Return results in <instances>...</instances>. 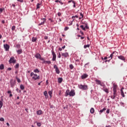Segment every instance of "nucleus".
Listing matches in <instances>:
<instances>
[{"instance_id": "obj_1", "label": "nucleus", "mask_w": 127, "mask_h": 127, "mask_svg": "<svg viewBox=\"0 0 127 127\" xmlns=\"http://www.w3.org/2000/svg\"><path fill=\"white\" fill-rule=\"evenodd\" d=\"M31 77H32L33 80L34 81H36L37 80H39L40 79V76L37 75L36 73H34V72H31L30 74Z\"/></svg>"}, {"instance_id": "obj_2", "label": "nucleus", "mask_w": 127, "mask_h": 127, "mask_svg": "<svg viewBox=\"0 0 127 127\" xmlns=\"http://www.w3.org/2000/svg\"><path fill=\"white\" fill-rule=\"evenodd\" d=\"M121 96H122L123 98H125V97H126L125 94H127V89H125V88L122 87L121 90Z\"/></svg>"}, {"instance_id": "obj_3", "label": "nucleus", "mask_w": 127, "mask_h": 127, "mask_svg": "<svg viewBox=\"0 0 127 127\" xmlns=\"http://www.w3.org/2000/svg\"><path fill=\"white\" fill-rule=\"evenodd\" d=\"M115 56H118V52L116 51L113 52L110 57H109V58H110L109 60H112V59H113V57H115Z\"/></svg>"}, {"instance_id": "obj_4", "label": "nucleus", "mask_w": 127, "mask_h": 127, "mask_svg": "<svg viewBox=\"0 0 127 127\" xmlns=\"http://www.w3.org/2000/svg\"><path fill=\"white\" fill-rule=\"evenodd\" d=\"M79 89L81 90H88V85L80 84L79 85Z\"/></svg>"}, {"instance_id": "obj_5", "label": "nucleus", "mask_w": 127, "mask_h": 127, "mask_svg": "<svg viewBox=\"0 0 127 127\" xmlns=\"http://www.w3.org/2000/svg\"><path fill=\"white\" fill-rule=\"evenodd\" d=\"M16 61L15 60V59H14V57H11L10 58V60H9V63L10 64H11V63H13L14 64V63H16Z\"/></svg>"}, {"instance_id": "obj_6", "label": "nucleus", "mask_w": 127, "mask_h": 127, "mask_svg": "<svg viewBox=\"0 0 127 127\" xmlns=\"http://www.w3.org/2000/svg\"><path fill=\"white\" fill-rule=\"evenodd\" d=\"M54 68L55 69L56 73H57V74H60V70H59V68H58V67L56 64L54 65Z\"/></svg>"}, {"instance_id": "obj_7", "label": "nucleus", "mask_w": 127, "mask_h": 127, "mask_svg": "<svg viewBox=\"0 0 127 127\" xmlns=\"http://www.w3.org/2000/svg\"><path fill=\"white\" fill-rule=\"evenodd\" d=\"M62 56L64 57V58H67V57H69V53L65 52V53H61Z\"/></svg>"}, {"instance_id": "obj_8", "label": "nucleus", "mask_w": 127, "mask_h": 127, "mask_svg": "<svg viewBox=\"0 0 127 127\" xmlns=\"http://www.w3.org/2000/svg\"><path fill=\"white\" fill-rule=\"evenodd\" d=\"M117 89H118V85L116 83H113V92L117 93Z\"/></svg>"}, {"instance_id": "obj_9", "label": "nucleus", "mask_w": 127, "mask_h": 127, "mask_svg": "<svg viewBox=\"0 0 127 127\" xmlns=\"http://www.w3.org/2000/svg\"><path fill=\"white\" fill-rule=\"evenodd\" d=\"M52 53L53 55V61H56V54H55L54 51H52Z\"/></svg>"}, {"instance_id": "obj_10", "label": "nucleus", "mask_w": 127, "mask_h": 127, "mask_svg": "<svg viewBox=\"0 0 127 127\" xmlns=\"http://www.w3.org/2000/svg\"><path fill=\"white\" fill-rule=\"evenodd\" d=\"M75 95H76V94L75 93V90H72L69 92V96L70 97H74V96H75Z\"/></svg>"}, {"instance_id": "obj_11", "label": "nucleus", "mask_w": 127, "mask_h": 127, "mask_svg": "<svg viewBox=\"0 0 127 127\" xmlns=\"http://www.w3.org/2000/svg\"><path fill=\"white\" fill-rule=\"evenodd\" d=\"M95 81L97 85H100V86H103V83H102V81H100V80L96 79L95 80Z\"/></svg>"}, {"instance_id": "obj_12", "label": "nucleus", "mask_w": 127, "mask_h": 127, "mask_svg": "<svg viewBox=\"0 0 127 127\" xmlns=\"http://www.w3.org/2000/svg\"><path fill=\"white\" fill-rule=\"evenodd\" d=\"M41 20H43V21L38 24L39 26H40V25H43V24H44L46 21V19L45 18H43L41 19Z\"/></svg>"}, {"instance_id": "obj_13", "label": "nucleus", "mask_w": 127, "mask_h": 127, "mask_svg": "<svg viewBox=\"0 0 127 127\" xmlns=\"http://www.w3.org/2000/svg\"><path fill=\"white\" fill-rule=\"evenodd\" d=\"M117 95H118L117 92H113V95H112L111 96V99H112V100H114L115 98H116V97H117Z\"/></svg>"}, {"instance_id": "obj_14", "label": "nucleus", "mask_w": 127, "mask_h": 127, "mask_svg": "<svg viewBox=\"0 0 127 127\" xmlns=\"http://www.w3.org/2000/svg\"><path fill=\"white\" fill-rule=\"evenodd\" d=\"M4 48L5 49L6 51H8V50L9 49V45H7V44H5V45H4Z\"/></svg>"}, {"instance_id": "obj_15", "label": "nucleus", "mask_w": 127, "mask_h": 127, "mask_svg": "<svg viewBox=\"0 0 127 127\" xmlns=\"http://www.w3.org/2000/svg\"><path fill=\"white\" fill-rule=\"evenodd\" d=\"M88 74L84 73L82 75H81V79L84 80V79H86V78H88Z\"/></svg>"}, {"instance_id": "obj_16", "label": "nucleus", "mask_w": 127, "mask_h": 127, "mask_svg": "<svg viewBox=\"0 0 127 127\" xmlns=\"http://www.w3.org/2000/svg\"><path fill=\"white\" fill-rule=\"evenodd\" d=\"M35 57L36 58H37V59H40V58H41V55L39 53H37V54L35 55Z\"/></svg>"}, {"instance_id": "obj_17", "label": "nucleus", "mask_w": 127, "mask_h": 127, "mask_svg": "<svg viewBox=\"0 0 127 127\" xmlns=\"http://www.w3.org/2000/svg\"><path fill=\"white\" fill-rule=\"evenodd\" d=\"M69 94H70V90L69 89L66 90L65 92V97H68V96H69Z\"/></svg>"}, {"instance_id": "obj_18", "label": "nucleus", "mask_w": 127, "mask_h": 127, "mask_svg": "<svg viewBox=\"0 0 127 127\" xmlns=\"http://www.w3.org/2000/svg\"><path fill=\"white\" fill-rule=\"evenodd\" d=\"M118 58L120 59L121 60H123V61H125L126 60V59L125 58V57L123 56H120L118 57Z\"/></svg>"}, {"instance_id": "obj_19", "label": "nucleus", "mask_w": 127, "mask_h": 127, "mask_svg": "<svg viewBox=\"0 0 127 127\" xmlns=\"http://www.w3.org/2000/svg\"><path fill=\"white\" fill-rule=\"evenodd\" d=\"M42 114H43V112L42 110H38L37 111V115H38V116H40V115H42Z\"/></svg>"}, {"instance_id": "obj_20", "label": "nucleus", "mask_w": 127, "mask_h": 127, "mask_svg": "<svg viewBox=\"0 0 127 127\" xmlns=\"http://www.w3.org/2000/svg\"><path fill=\"white\" fill-rule=\"evenodd\" d=\"M44 95L45 96L46 99L48 98V93H47V91H44Z\"/></svg>"}, {"instance_id": "obj_21", "label": "nucleus", "mask_w": 127, "mask_h": 127, "mask_svg": "<svg viewBox=\"0 0 127 127\" xmlns=\"http://www.w3.org/2000/svg\"><path fill=\"white\" fill-rule=\"evenodd\" d=\"M37 41V38L33 37L32 38V42H36Z\"/></svg>"}, {"instance_id": "obj_22", "label": "nucleus", "mask_w": 127, "mask_h": 127, "mask_svg": "<svg viewBox=\"0 0 127 127\" xmlns=\"http://www.w3.org/2000/svg\"><path fill=\"white\" fill-rule=\"evenodd\" d=\"M17 53L19 55L21 54V53H22V49H20L19 50H18L17 51Z\"/></svg>"}, {"instance_id": "obj_23", "label": "nucleus", "mask_w": 127, "mask_h": 127, "mask_svg": "<svg viewBox=\"0 0 127 127\" xmlns=\"http://www.w3.org/2000/svg\"><path fill=\"white\" fill-rule=\"evenodd\" d=\"M107 110V109H106L105 108H104L103 109L100 110L99 111L100 114H102V113H104V112H105V111H106Z\"/></svg>"}, {"instance_id": "obj_24", "label": "nucleus", "mask_w": 127, "mask_h": 127, "mask_svg": "<svg viewBox=\"0 0 127 127\" xmlns=\"http://www.w3.org/2000/svg\"><path fill=\"white\" fill-rule=\"evenodd\" d=\"M63 81V78L62 77H59L58 78V82L60 83H62V81Z\"/></svg>"}, {"instance_id": "obj_25", "label": "nucleus", "mask_w": 127, "mask_h": 127, "mask_svg": "<svg viewBox=\"0 0 127 127\" xmlns=\"http://www.w3.org/2000/svg\"><path fill=\"white\" fill-rule=\"evenodd\" d=\"M4 69V65L3 64H1L0 65V70H3Z\"/></svg>"}, {"instance_id": "obj_26", "label": "nucleus", "mask_w": 127, "mask_h": 127, "mask_svg": "<svg viewBox=\"0 0 127 127\" xmlns=\"http://www.w3.org/2000/svg\"><path fill=\"white\" fill-rule=\"evenodd\" d=\"M2 106H3L2 100H0V109H1V108H2Z\"/></svg>"}, {"instance_id": "obj_27", "label": "nucleus", "mask_w": 127, "mask_h": 127, "mask_svg": "<svg viewBox=\"0 0 127 127\" xmlns=\"http://www.w3.org/2000/svg\"><path fill=\"white\" fill-rule=\"evenodd\" d=\"M90 113L91 114H94V113H95V109L93 108H91Z\"/></svg>"}, {"instance_id": "obj_28", "label": "nucleus", "mask_w": 127, "mask_h": 127, "mask_svg": "<svg viewBox=\"0 0 127 127\" xmlns=\"http://www.w3.org/2000/svg\"><path fill=\"white\" fill-rule=\"evenodd\" d=\"M20 88L22 90H24V85H23V84H21L20 86Z\"/></svg>"}, {"instance_id": "obj_29", "label": "nucleus", "mask_w": 127, "mask_h": 127, "mask_svg": "<svg viewBox=\"0 0 127 127\" xmlns=\"http://www.w3.org/2000/svg\"><path fill=\"white\" fill-rule=\"evenodd\" d=\"M69 68L70 69V70H72V69H74V65H73V64H70L69 65Z\"/></svg>"}, {"instance_id": "obj_30", "label": "nucleus", "mask_w": 127, "mask_h": 127, "mask_svg": "<svg viewBox=\"0 0 127 127\" xmlns=\"http://www.w3.org/2000/svg\"><path fill=\"white\" fill-rule=\"evenodd\" d=\"M89 47H90V45L89 44L84 46V48L85 49H86V48H89Z\"/></svg>"}, {"instance_id": "obj_31", "label": "nucleus", "mask_w": 127, "mask_h": 127, "mask_svg": "<svg viewBox=\"0 0 127 127\" xmlns=\"http://www.w3.org/2000/svg\"><path fill=\"white\" fill-rule=\"evenodd\" d=\"M103 90L104 92H106V93H109V89H108V88H104L103 89Z\"/></svg>"}, {"instance_id": "obj_32", "label": "nucleus", "mask_w": 127, "mask_h": 127, "mask_svg": "<svg viewBox=\"0 0 127 127\" xmlns=\"http://www.w3.org/2000/svg\"><path fill=\"white\" fill-rule=\"evenodd\" d=\"M34 72L35 73H39V70H38V68L35 69L34 70Z\"/></svg>"}, {"instance_id": "obj_33", "label": "nucleus", "mask_w": 127, "mask_h": 127, "mask_svg": "<svg viewBox=\"0 0 127 127\" xmlns=\"http://www.w3.org/2000/svg\"><path fill=\"white\" fill-rule=\"evenodd\" d=\"M16 79L18 83H20V82H21L20 79L19 78H18V77H17V76L16 77Z\"/></svg>"}, {"instance_id": "obj_34", "label": "nucleus", "mask_w": 127, "mask_h": 127, "mask_svg": "<svg viewBox=\"0 0 127 127\" xmlns=\"http://www.w3.org/2000/svg\"><path fill=\"white\" fill-rule=\"evenodd\" d=\"M40 5V3H38L37 4V9H38V8H40V6H39Z\"/></svg>"}, {"instance_id": "obj_35", "label": "nucleus", "mask_w": 127, "mask_h": 127, "mask_svg": "<svg viewBox=\"0 0 127 127\" xmlns=\"http://www.w3.org/2000/svg\"><path fill=\"white\" fill-rule=\"evenodd\" d=\"M48 93H49V96H50V97L51 98V97H52V91H50L48 92Z\"/></svg>"}, {"instance_id": "obj_36", "label": "nucleus", "mask_w": 127, "mask_h": 127, "mask_svg": "<svg viewBox=\"0 0 127 127\" xmlns=\"http://www.w3.org/2000/svg\"><path fill=\"white\" fill-rule=\"evenodd\" d=\"M80 28H82V30H86V28L84 27L83 25H81Z\"/></svg>"}, {"instance_id": "obj_37", "label": "nucleus", "mask_w": 127, "mask_h": 127, "mask_svg": "<svg viewBox=\"0 0 127 127\" xmlns=\"http://www.w3.org/2000/svg\"><path fill=\"white\" fill-rule=\"evenodd\" d=\"M75 17H76V18H78V15H75V16H72L71 17V18H72V19L74 20V19H75Z\"/></svg>"}, {"instance_id": "obj_38", "label": "nucleus", "mask_w": 127, "mask_h": 127, "mask_svg": "<svg viewBox=\"0 0 127 127\" xmlns=\"http://www.w3.org/2000/svg\"><path fill=\"white\" fill-rule=\"evenodd\" d=\"M16 91L18 92V93H21V90H19L18 88H17L16 89Z\"/></svg>"}, {"instance_id": "obj_39", "label": "nucleus", "mask_w": 127, "mask_h": 127, "mask_svg": "<svg viewBox=\"0 0 127 127\" xmlns=\"http://www.w3.org/2000/svg\"><path fill=\"white\" fill-rule=\"evenodd\" d=\"M72 3H73V7H76V2L74 1H72Z\"/></svg>"}, {"instance_id": "obj_40", "label": "nucleus", "mask_w": 127, "mask_h": 127, "mask_svg": "<svg viewBox=\"0 0 127 127\" xmlns=\"http://www.w3.org/2000/svg\"><path fill=\"white\" fill-rule=\"evenodd\" d=\"M37 125L38 127H41V123H37Z\"/></svg>"}, {"instance_id": "obj_41", "label": "nucleus", "mask_w": 127, "mask_h": 127, "mask_svg": "<svg viewBox=\"0 0 127 127\" xmlns=\"http://www.w3.org/2000/svg\"><path fill=\"white\" fill-rule=\"evenodd\" d=\"M12 30L14 31L15 30V26H13L11 28Z\"/></svg>"}, {"instance_id": "obj_42", "label": "nucleus", "mask_w": 127, "mask_h": 127, "mask_svg": "<svg viewBox=\"0 0 127 127\" xmlns=\"http://www.w3.org/2000/svg\"><path fill=\"white\" fill-rule=\"evenodd\" d=\"M16 47L18 49H19V48H20V45L19 44L16 45Z\"/></svg>"}, {"instance_id": "obj_43", "label": "nucleus", "mask_w": 127, "mask_h": 127, "mask_svg": "<svg viewBox=\"0 0 127 127\" xmlns=\"http://www.w3.org/2000/svg\"><path fill=\"white\" fill-rule=\"evenodd\" d=\"M84 26H85L84 27H85L86 29H89V27L88 26V25H87V24H86Z\"/></svg>"}, {"instance_id": "obj_44", "label": "nucleus", "mask_w": 127, "mask_h": 127, "mask_svg": "<svg viewBox=\"0 0 127 127\" xmlns=\"http://www.w3.org/2000/svg\"><path fill=\"white\" fill-rule=\"evenodd\" d=\"M2 11H3V9L0 8V14L1 13H2Z\"/></svg>"}, {"instance_id": "obj_45", "label": "nucleus", "mask_w": 127, "mask_h": 127, "mask_svg": "<svg viewBox=\"0 0 127 127\" xmlns=\"http://www.w3.org/2000/svg\"><path fill=\"white\" fill-rule=\"evenodd\" d=\"M18 67H19V64H16L15 68H18Z\"/></svg>"}, {"instance_id": "obj_46", "label": "nucleus", "mask_w": 127, "mask_h": 127, "mask_svg": "<svg viewBox=\"0 0 127 127\" xmlns=\"http://www.w3.org/2000/svg\"><path fill=\"white\" fill-rule=\"evenodd\" d=\"M0 121V122H4V119H3V118H1Z\"/></svg>"}, {"instance_id": "obj_47", "label": "nucleus", "mask_w": 127, "mask_h": 127, "mask_svg": "<svg viewBox=\"0 0 127 127\" xmlns=\"http://www.w3.org/2000/svg\"><path fill=\"white\" fill-rule=\"evenodd\" d=\"M46 63H47L48 64H51V62H50L49 61H47L46 62Z\"/></svg>"}, {"instance_id": "obj_48", "label": "nucleus", "mask_w": 127, "mask_h": 127, "mask_svg": "<svg viewBox=\"0 0 127 127\" xmlns=\"http://www.w3.org/2000/svg\"><path fill=\"white\" fill-rule=\"evenodd\" d=\"M68 29H69V27H66L65 28H64L65 31L68 30Z\"/></svg>"}, {"instance_id": "obj_49", "label": "nucleus", "mask_w": 127, "mask_h": 127, "mask_svg": "<svg viewBox=\"0 0 127 127\" xmlns=\"http://www.w3.org/2000/svg\"><path fill=\"white\" fill-rule=\"evenodd\" d=\"M106 113L107 114H110V109H108L106 111Z\"/></svg>"}, {"instance_id": "obj_50", "label": "nucleus", "mask_w": 127, "mask_h": 127, "mask_svg": "<svg viewBox=\"0 0 127 127\" xmlns=\"http://www.w3.org/2000/svg\"><path fill=\"white\" fill-rule=\"evenodd\" d=\"M58 58H61V54L60 53H59Z\"/></svg>"}, {"instance_id": "obj_51", "label": "nucleus", "mask_w": 127, "mask_h": 127, "mask_svg": "<svg viewBox=\"0 0 127 127\" xmlns=\"http://www.w3.org/2000/svg\"><path fill=\"white\" fill-rule=\"evenodd\" d=\"M11 69H12L11 67H8V68H7V70H8V71H11Z\"/></svg>"}, {"instance_id": "obj_52", "label": "nucleus", "mask_w": 127, "mask_h": 127, "mask_svg": "<svg viewBox=\"0 0 127 127\" xmlns=\"http://www.w3.org/2000/svg\"><path fill=\"white\" fill-rule=\"evenodd\" d=\"M55 2H61V1H60L59 0H56Z\"/></svg>"}, {"instance_id": "obj_53", "label": "nucleus", "mask_w": 127, "mask_h": 127, "mask_svg": "<svg viewBox=\"0 0 127 127\" xmlns=\"http://www.w3.org/2000/svg\"><path fill=\"white\" fill-rule=\"evenodd\" d=\"M40 59L41 60V61H44V58H42L41 57V58H40Z\"/></svg>"}, {"instance_id": "obj_54", "label": "nucleus", "mask_w": 127, "mask_h": 127, "mask_svg": "<svg viewBox=\"0 0 127 127\" xmlns=\"http://www.w3.org/2000/svg\"><path fill=\"white\" fill-rule=\"evenodd\" d=\"M10 85H11V87L12 88H13V87H14V84H12V83H11Z\"/></svg>"}, {"instance_id": "obj_55", "label": "nucleus", "mask_w": 127, "mask_h": 127, "mask_svg": "<svg viewBox=\"0 0 127 127\" xmlns=\"http://www.w3.org/2000/svg\"><path fill=\"white\" fill-rule=\"evenodd\" d=\"M58 16H61V12H59L58 13Z\"/></svg>"}, {"instance_id": "obj_56", "label": "nucleus", "mask_w": 127, "mask_h": 127, "mask_svg": "<svg viewBox=\"0 0 127 127\" xmlns=\"http://www.w3.org/2000/svg\"><path fill=\"white\" fill-rule=\"evenodd\" d=\"M17 1H19L20 2H23V0H17Z\"/></svg>"}, {"instance_id": "obj_57", "label": "nucleus", "mask_w": 127, "mask_h": 127, "mask_svg": "<svg viewBox=\"0 0 127 127\" xmlns=\"http://www.w3.org/2000/svg\"><path fill=\"white\" fill-rule=\"evenodd\" d=\"M49 20H50L51 21V22H53V20H52V19H51V18H49Z\"/></svg>"}, {"instance_id": "obj_58", "label": "nucleus", "mask_w": 127, "mask_h": 127, "mask_svg": "<svg viewBox=\"0 0 127 127\" xmlns=\"http://www.w3.org/2000/svg\"><path fill=\"white\" fill-rule=\"evenodd\" d=\"M63 49H65L66 48V46H64L63 47H62Z\"/></svg>"}, {"instance_id": "obj_59", "label": "nucleus", "mask_w": 127, "mask_h": 127, "mask_svg": "<svg viewBox=\"0 0 127 127\" xmlns=\"http://www.w3.org/2000/svg\"><path fill=\"white\" fill-rule=\"evenodd\" d=\"M80 14L81 17H84V15H83V14H82V13H80Z\"/></svg>"}, {"instance_id": "obj_60", "label": "nucleus", "mask_w": 127, "mask_h": 127, "mask_svg": "<svg viewBox=\"0 0 127 127\" xmlns=\"http://www.w3.org/2000/svg\"><path fill=\"white\" fill-rule=\"evenodd\" d=\"M62 48H59V50L60 51H62Z\"/></svg>"}, {"instance_id": "obj_61", "label": "nucleus", "mask_w": 127, "mask_h": 127, "mask_svg": "<svg viewBox=\"0 0 127 127\" xmlns=\"http://www.w3.org/2000/svg\"><path fill=\"white\" fill-rule=\"evenodd\" d=\"M44 39H48V37H47V36H45L44 37Z\"/></svg>"}, {"instance_id": "obj_62", "label": "nucleus", "mask_w": 127, "mask_h": 127, "mask_svg": "<svg viewBox=\"0 0 127 127\" xmlns=\"http://www.w3.org/2000/svg\"><path fill=\"white\" fill-rule=\"evenodd\" d=\"M1 22H2V23H3L4 24V23H5L4 20H3Z\"/></svg>"}, {"instance_id": "obj_63", "label": "nucleus", "mask_w": 127, "mask_h": 127, "mask_svg": "<svg viewBox=\"0 0 127 127\" xmlns=\"http://www.w3.org/2000/svg\"><path fill=\"white\" fill-rule=\"evenodd\" d=\"M9 97H10V98H11V97H12V94H9Z\"/></svg>"}, {"instance_id": "obj_64", "label": "nucleus", "mask_w": 127, "mask_h": 127, "mask_svg": "<svg viewBox=\"0 0 127 127\" xmlns=\"http://www.w3.org/2000/svg\"><path fill=\"white\" fill-rule=\"evenodd\" d=\"M105 127H112V126H111L109 125V126H106Z\"/></svg>"}]
</instances>
